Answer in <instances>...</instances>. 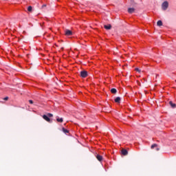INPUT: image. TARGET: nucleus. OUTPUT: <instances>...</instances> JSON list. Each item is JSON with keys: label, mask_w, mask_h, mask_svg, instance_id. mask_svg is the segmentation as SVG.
<instances>
[{"label": "nucleus", "mask_w": 176, "mask_h": 176, "mask_svg": "<svg viewBox=\"0 0 176 176\" xmlns=\"http://www.w3.org/2000/svg\"><path fill=\"white\" fill-rule=\"evenodd\" d=\"M160 148H157V151H160Z\"/></svg>", "instance_id": "23"}, {"label": "nucleus", "mask_w": 176, "mask_h": 176, "mask_svg": "<svg viewBox=\"0 0 176 176\" xmlns=\"http://www.w3.org/2000/svg\"><path fill=\"white\" fill-rule=\"evenodd\" d=\"M56 121L58 122L59 123H63V122H64V120L63 119V118H57Z\"/></svg>", "instance_id": "11"}, {"label": "nucleus", "mask_w": 176, "mask_h": 176, "mask_svg": "<svg viewBox=\"0 0 176 176\" xmlns=\"http://www.w3.org/2000/svg\"><path fill=\"white\" fill-rule=\"evenodd\" d=\"M115 102H117L118 104L120 103V97H117L115 99Z\"/></svg>", "instance_id": "13"}, {"label": "nucleus", "mask_w": 176, "mask_h": 176, "mask_svg": "<svg viewBox=\"0 0 176 176\" xmlns=\"http://www.w3.org/2000/svg\"><path fill=\"white\" fill-rule=\"evenodd\" d=\"M81 78H87V72L86 70L81 71L80 73Z\"/></svg>", "instance_id": "2"}, {"label": "nucleus", "mask_w": 176, "mask_h": 176, "mask_svg": "<svg viewBox=\"0 0 176 176\" xmlns=\"http://www.w3.org/2000/svg\"><path fill=\"white\" fill-rule=\"evenodd\" d=\"M104 28H105V30H111V28H112V25H104Z\"/></svg>", "instance_id": "10"}, {"label": "nucleus", "mask_w": 176, "mask_h": 176, "mask_svg": "<svg viewBox=\"0 0 176 176\" xmlns=\"http://www.w3.org/2000/svg\"><path fill=\"white\" fill-rule=\"evenodd\" d=\"M169 104L170 105L171 108H175L176 107L175 103H173V101H170Z\"/></svg>", "instance_id": "9"}, {"label": "nucleus", "mask_w": 176, "mask_h": 176, "mask_svg": "<svg viewBox=\"0 0 176 176\" xmlns=\"http://www.w3.org/2000/svg\"><path fill=\"white\" fill-rule=\"evenodd\" d=\"M96 159H98L99 162H101L102 160V156L98 154L96 155Z\"/></svg>", "instance_id": "7"}, {"label": "nucleus", "mask_w": 176, "mask_h": 176, "mask_svg": "<svg viewBox=\"0 0 176 176\" xmlns=\"http://www.w3.org/2000/svg\"><path fill=\"white\" fill-rule=\"evenodd\" d=\"M135 71H137V72H141V69H139L138 67L135 68Z\"/></svg>", "instance_id": "18"}, {"label": "nucleus", "mask_w": 176, "mask_h": 176, "mask_svg": "<svg viewBox=\"0 0 176 176\" xmlns=\"http://www.w3.org/2000/svg\"><path fill=\"white\" fill-rule=\"evenodd\" d=\"M43 119H44V120H46V122H48V123H52V120H50V118L48 117L47 115H43Z\"/></svg>", "instance_id": "3"}, {"label": "nucleus", "mask_w": 176, "mask_h": 176, "mask_svg": "<svg viewBox=\"0 0 176 176\" xmlns=\"http://www.w3.org/2000/svg\"><path fill=\"white\" fill-rule=\"evenodd\" d=\"M30 104H34V102L32 100H29Z\"/></svg>", "instance_id": "21"}, {"label": "nucleus", "mask_w": 176, "mask_h": 176, "mask_svg": "<svg viewBox=\"0 0 176 176\" xmlns=\"http://www.w3.org/2000/svg\"><path fill=\"white\" fill-rule=\"evenodd\" d=\"M121 152L124 156H127V155H129V151L126 149H122Z\"/></svg>", "instance_id": "6"}, {"label": "nucleus", "mask_w": 176, "mask_h": 176, "mask_svg": "<svg viewBox=\"0 0 176 176\" xmlns=\"http://www.w3.org/2000/svg\"><path fill=\"white\" fill-rule=\"evenodd\" d=\"M156 146H157V144H153L151 145V149H153L154 148H156Z\"/></svg>", "instance_id": "16"}, {"label": "nucleus", "mask_w": 176, "mask_h": 176, "mask_svg": "<svg viewBox=\"0 0 176 176\" xmlns=\"http://www.w3.org/2000/svg\"><path fill=\"white\" fill-rule=\"evenodd\" d=\"M162 10H167V8H168V2L167 1H164L163 3H162Z\"/></svg>", "instance_id": "1"}, {"label": "nucleus", "mask_w": 176, "mask_h": 176, "mask_svg": "<svg viewBox=\"0 0 176 176\" xmlns=\"http://www.w3.org/2000/svg\"><path fill=\"white\" fill-rule=\"evenodd\" d=\"M131 2L132 3V5H135V3H134V0H131Z\"/></svg>", "instance_id": "20"}, {"label": "nucleus", "mask_w": 176, "mask_h": 176, "mask_svg": "<svg viewBox=\"0 0 176 176\" xmlns=\"http://www.w3.org/2000/svg\"><path fill=\"white\" fill-rule=\"evenodd\" d=\"M3 100L5 101H8L9 100V97H6V98H3Z\"/></svg>", "instance_id": "19"}, {"label": "nucleus", "mask_w": 176, "mask_h": 176, "mask_svg": "<svg viewBox=\"0 0 176 176\" xmlns=\"http://www.w3.org/2000/svg\"><path fill=\"white\" fill-rule=\"evenodd\" d=\"M134 12H135V9L134 8H128V13H130L131 14L134 13Z\"/></svg>", "instance_id": "5"}, {"label": "nucleus", "mask_w": 176, "mask_h": 176, "mask_svg": "<svg viewBox=\"0 0 176 176\" xmlns=\"http://www.w3.org/2000/svg\"><path fill=\"white\" fill-rule=\"evenodd\" d=\"M65 35H66V36H71V35H72V31L69 30H65Z\"/></svg>", "instance_id": "4"}, {"label": "nucleus", "mask_w": 176, "mask_h": 176, "mask_svg": "<svg viewBox=\"0 0 176 176\" xmlns=\"http://www.w3.org/2000/svg\"><path fill=\"white\" fill-rule=\"evenodd\" d=\"M157 25H158V27H162V25H163V22H162V21H158L157 22Z\"/></svg>", "instance_id": "12"}, {"label": "nucleus", "mask_w": 176, "mask_h": 176, "mask_svg": "<svg viewBox=\"0 0 176 176\" xmlns=\"http://www.w3.org/2000/svg\"><path fill=\"white\" fill-rule=\"evenodd\" d=\"M63 133H65V134H67V133H68V130L65 129V128H63Z\"/></svg>", "instance_id": "17"}, {"label": "nucleus", "mask_w": 176, "mask_h": 176, "mask_svg": "<svg viewBox=\"0 0 176 176\" xmlns=\"http://www.w3.org/2000/svg\"><path fill=\"white\" fill-rule=\"evenodd\" d=\"M47 116L48 118H53V114L52 113H48L47 114Z\"/></svg>", "instance_id": "15"}, {"label": "nucleus", "mask_w": 176, "mask_h": 176, "mask_svg": "<svg viewBox=\"0 0 176 176\" xmlns=\"http://www.w3.org/2000/svg\"><path fill=\"white\" fill-rule=\"evenodd\" d=\"M28 12H32V6H29V7L28 8Z\"/></svg>", "instance_id": "14"}, {"label": "nucleus", "mask_w": 176, "mask_h": 176, "mask_svg": "<svg viewBox=\"0 0 176 176\" xmlns=\"http://www.w3.org/2000/svg\"><path fill=\"white\" fill-rule=\"evenodd\" d=\"M43 8H46V4H44L42 6V8L43 9Z\"/></svg>", "instance_id": "22"}, {"label": "nucleus", "mask_w": 176, "mask_h": 176, "mask_svg": "<svg viewBox=\"0 0 176 176\" xmlns=\"http://www.w3.org/2000/svg\"><path fill=\"white\" fill-rule=\"evenodd\" d=\"M111 93H112V94H116V93H118V90H116L115 88H112L111 89Z\"/></svg>", "instance_id": "8"}]
</instances>
